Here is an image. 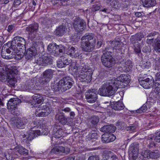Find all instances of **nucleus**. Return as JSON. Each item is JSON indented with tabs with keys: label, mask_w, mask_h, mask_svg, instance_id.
Masks as SVG:
<instances>
[{
	"label": "nucleus",
	"mask_w": 160,
	"mask_h": 160,
	"mask_svg": "<svg viewBox=\"0 0 160 160\" xmlns=\"http://www.w3.org/2000/svg\"><path fill=\"white\" fill-rule=\"evenodd\" d=\"M130 80L128 74H121L117 78L104 83L98 91L102 96H109L113 95L119 88H123Z\"/></svg>",
	"instance_id": "nucleus-1"
},
{
	"label": "nucleus",
	"mask_w": 160,
	"mask_h": 160,
	"mask_svg": "<svg viewBox=\"0 0 160 160\" xmlns=\"http://www.w3.org/2000/svg\"><path fill=\"white\" fill-rule=\"evenodd\" d=\"M31 125V129L22 136L24 142H28L41 135H47L49 132L47 127L39 120L33 122Z\"/></svg>",
	"instance_id": "nucleus-2"
},
{
	"label": "nucleus",
	"mask_w": 160,
	"mask_h": 160,
	"mask_svg": "<svg viewBox=\"0 0 160 160\" xmlns=\"http://www.w3.org/2000/svg\"><path fill=\"white\" fill-rule=\"evenodd\" d=\"M74 63L72 64L70 68L72 70L73 73L77 79L81 82H90L91 80L92 75V70L88 68V66L85 65L77 67L73 66Z\"/></svg>",
	"instance_id": "nucleus-3"
},
{
	"label": "nucleus",
	"mask_w": 160,
	"mask_h": 160,
	"mask_svg": "<svg viewBox=\"0 0 160 160\" xmlns=\"http://www.w3.org/2000/svg\"><path fill=\"white\" fill-rule=\"evenodd\" d=\"M15 75V72L9 68H0V79L2 82L7 81L10 84L14 86L17 82Z\"/></svg>",
	"instance_id": "nucleus-4"
},
{
	"label": "nucleus",
	"mask_w": 160,
	"mask_h": 160,
	"mask_svg": "<svg viewBox=\"0 0 160 160\" xmlns=\"http://www.w3.org/2000/svg\"><path fill=\"white\" fill-rule=\"evenodd\" d=\"M73 82V81L71 78L66 77L60 80L58 83H52L51 87L56 91L61 89L66 90L71 87Z\"/></svg>",
	"instance_id": "nucleus-5"
},
{
	"label": "nucleus",
	"mask_w": 160,
	"mask_h": 160,
	"mask_svg": "<svg viewBox=\"0 0 160 160\" xmlns=\"http://www.w3.org/2000/svg\"><path fill=\"white\" fill-rule=\"evenodd\" d=\"M82 40L85 41L82 42V47L83 50L86 52H90L94 49L95 40L90 35H86L82 38Z\"/></svg>",
	"instance_id": "nucleus-6"
},
{
	"label": "nucleus",
	"mask_w": 160,
	"mask_h": 160,
	"mask_svg": "<svg viewBox=\"0 0 160 160\" xmlns=\"http://www.w3.org/2000/svg\"><path fill=\"white\" fill-rule=\"evenodd\" d=\"M37 107L35 113L37 117H46L52 111V108L48 103L41 104Z\"/></svg>",
	"instance_id": "nucleus-7"
},
{
	"label": "nucleus",
	"mask_w": 160,
	"mask_h": 160,
	"mask_svg": "<svg viewBox=\"0 0 160 160\" xmlns=\"http://www.w3.org/2000/svg\"><path fill=\"white\" fill-rule=\"evenodd\" d=\"M25 43V41L24 38L19 37L17 36L14 38L13 40L12 41V48H13L14 51H16L17 50L19 51V52H17L19 54V52L20 53V49H22L25 48L24 45Z\"/></svg>",
	"instance_id": "nucleus-8"
},
{
	"label": "nucleus",
	"mask_w": 160,
	"mask_h": 160,
	"mask_svg": "<svg viewBox=\"0 0 160 160\" xmlns=\"http://www.w3.org/2000/svg\"><path fill=\"white\" fill-rule=\"evenodd\" d=\"M103 54L101 57V60L103 64L105 67H110L114 63V61L111 55V52H106L103 51Z\"/></svg>",
	"instance_id": "nucleus-9"
},
{
	"label": "nucleus",
	"mask_w": 160,
	"mask_h": 160,
	"mask_svg": "<svg viewBox=\"0 0 160 160\" xmlns=\"http://www.w3.org/2000/svg\"><path fill=\"white\" fill-rule=\"evenodd\" d=\"M48 52L55 55H58L65 50L64 47L61 45H57L55 43L50 44L48 47Z\"/></svg>",
	"instance_id": "nucleus-10"
},
{
	"label": "nucleus",
	"mask_w": 160,
	"mask_h": 160,
	"mask_svg": "<svg viewBox=\"0 0 160 160\" xmlns=\"http://www.w3.org/2000/svg\"><path fill=\"white\" fill-rule=\"evenodd\" d=\"M85 99L89 103H94L97 100L98 97L95 90H89L85 94Z\"/></svg>",
	"instance_id": "nucleus-11"
},
{
	"label": "nucleus",
	"mask_w": 160,
	"mask_h": 160,
	"mask_svg": "<svg viewBox=\"0 0 160 160\" xmlns=\"http://www.w3.org/2000/svg\"><path fill=\"white\" fill-rule=\"evenodd\" d=\"M159 155L160 152L157 150L152 151L146 150L142 153L143 157L148 158H157L159 157Z\"/></svg>",
	"instance_id": "nucleus-12"
},
{
	"label": "nucleus",
	"mask_w": 160,
	"mask_h": 160,
	"mask_svg": "<svg viewBox=\"0 0 160 160\" xmlns=\"http://www.w3.org/2000/svg\"><path fill=\"white\" fill-rule=\"evenodd\" d=\"M53 73V71L51 69H48L46 70L43 72V80H40L39 83L42 84H45V83L50 81V79L52 78Z\"/></svg>",
	"instance_id": "nucleus-13"
},
{
	"label": "nucleus",
	"mask_w": 160,
	"mask_h": 160,
	"mask_svg": "<svg viewBox=\"0 0 160 160\" xmlns=\"http://www.w3.org/2000/svg\"><path fill=\"white\" fill-rule=\"evenodd\" d=\"M63 132L60 126L55 125L53 128L52 138H59L63 135Z\"/></svg>",
	"instance_id": "nucleus-14"
},
{
	"label": "nucleus",
	"mask_w": 160,
	"mask_h": 160,
	"mask_svg": "<svg viewBox=\"0 0 160 160\" xmlns=\"http://www.w3.org/2000/svg\"><path fill=\"white\" fill-rule=\"evenodd\" d=\"M12 49H13V48H12V47H8V44H4L2 47V49L1 56L2 57L6 59H9L11 57L10 56L8 55H4V54H6V52H7L6 53L7 54H8L10 53L11 52V50Z\"/></svg>",
	"instance_id": "nucleus-15"
},
{
	"label": "nucleus",
	"mask_w": 160,
	"mask_h": 160,
	"mask_svg": "<svg viewBox=\"0 0 160 160\" xmlns=\"http://www.w3.org/2000/svg\"><path fill=\"white\" fill-rule=\"evenodd\" d=\"M55 118L58 119L60 122L63 124H66L68 122L70 121L69 120L70 119L69 118H65L63 112L58 113L56 115Z\"/></svg>",
	"instance_id": "nucleus-16"
},
{
	"label": "nucleus",
	"mask_w": 160,
	"mask_h": 160,
	"mask_svg": "<svg viewBox=\"0 0 160 160\" xmlns=\"http://www.w3.org/2000/svg\"><path fill=\"white\" fill-rule=\"evenodd\" d=\"M21 102V100L18 98H11L8 101V108L13 109L15 108V106Z\"/></svg>",
	"instance_id": "nucleus-17"
},
{
	"label": "nucleus",
	"mask_w": 160,
	"mask_h": 160,
	"mask_svg": "<svg viewBox=\"0 0 160 160\" xmlns=\"http://www.w3.org/2000/svg\"><path fill=\"white\" fill-rule=\"evenodd\" d=\"M73 26L75 30L78 31H82L84 28L83 20L80 19H78L74 22Z\"/></svg>",
	"instance_id": "nucleus-18"
},
{
	"label": "nucleus",
	"mask_w": 160,
	"mask_h": 160,
	"mask_svg": "<svg viewBox=\"0 0 160 160\" xmlns=\"http://www.w3.org/2000/svg\"><path fill=\"white\" fill-rule=\"evenodd\" d=\"M32 98L35 103V107L38 106V105L40 104L44 100L43 96L39 94H34L32 96Z\"/></svg>",
	"instance_id": "nucleus-19"
},
{
	"label": "nucleus",
	"mask_w": 160,
	"mask_h": 160,
	"mask_svg": "<svg viewBox=\"0 0 160 160\" xmlns=\"http://www.w3.org/2000/svg\"><path fill=\"white\" fill-rule=\"evenodd\" d=\"M37 54V50L34 47H32L28 49L26 52L25 57L27 59H30Z\"/></svg>",
	"instance_id": "nucleus-20"
},
{
	"label": "nucleus",
	"mask_w": 160,
	"mask_h": 160,
	"mask_svg": "<svg viewBox=\"0 0 160 160\" xmlns=\"http://www.w3.org/2000/svg\"><path fill=\"white\" fill-rule=\"evenodd\" d=\"M112 108L115 110H121L124 108V106L122 101L114 102L111 104Z\"/></svg>",
	"instance_id": "nucleus-21"
},
{
	"label": "nucleus",
	"mask_w": 160,
	"mask_h": 160,
	"mask_svg": "<svg viewBox=\"0 0 160 160\" xmlns=\"http://www.w3.org/2000/svg\"><path fill=\"white\" fill-rule=\"evenodd\" d=\"M67 31V28L65 26H61L56 29L54 33L56 35L62 36Z\"/></svg>",
	"instance_id": "nucleus-22"
},
{
	"label": "nucleus",
	"mask_w": 160,
	"mask_h": 160,
	"mask_svg": "<svg viewBox=\"0 0 160 160\" xmlns=\"http://www.w3.org/2000/svg\"><path fill=\"white\" fill-rule=\"evenodd\" d=\"M67 54L71 57L75 58L78 57L80 55L79 51L76 50V49L73 47H71L70 49L67 51Z\"/></svg>",
	"instance_id": "nucleus-23"
},
{
	"label": "nucleus",
	"mask_w": 160,
	"mask_h": 160,
	"mask_svg": "<svg viewBox=\"0 0 160 160\" xmlns=\"http://www.w3.org/2000/svg\"><path fill=\"white\" fill-rule=\"evenodd\" d=\"M14 151L16 152V154L18 153L19 154L27 155L28 154V151L22 146H18L14 148Z\"/></svg>",
	"instance_id": "nucleus-24"
},
{
	"label": "nucleus",
	"mask_w": 160,
	"mask_h": 160,
	"mask_svg": "<svg viewBox=\"0 0 160 160\" xmlns=\"http://www.w3.org/2000/svg\"><path fill=\"white\" fill-rule=\"evenodd\" d=\"M38 28V24H35L33 25H31L26 28V31L28 32L29 36H32V34H34V32L37 30Z\"/></svg>",
	"instance_id": "nucleus-25"
},
{
	"label": "nucleus",
	"mask_w": 160,
	"mask_h": 160,
	"mask_svg": "<svg viewBox=\"0 0 160 160\" xmlns=\"http://www.w3.org/2000/svg\"><path fill=\"white\" fill-rule=\"evenodd\" d=\"M144 7H150L155 6L156 2L155 0H141Z\"/></svg>",
	"instance_id": "nucleus-26"
},
{
	"label": "nucleus",
	"mask_w": 160,
	"mask_h": 160,
	"mask_svg": "<svg viewBox=\"0 0 160 160\" xmlns=\"http://www.w3.org/2000/svg\"><path fill=\"white\" fill-rule=\"evenodd\" d=\"M49 60L47 57H39L37 60L36 63L39 65L45 66L47 63H48Z\"/></svg>",
	"instance_id": "nucleus-27"
},
{
	"label": "nucleus",
	"mask_w": 160,
	"mask_h": 160,
	"mask_svg": "<svg viewBox=\"0 0 160 160\" xmlns=\"http://www.w3.org/2000/svg\"><path fill=\"white\" fill-rule=\"evenodd\" d=\"M101 130L104 132L110 133L113 132L116 130V127L113 125L104 126L101 128Z\"/></svg>",
	"instance_id": "nucleus-28"
},
{
	"label": "nucleus",
	"mask_w": 160,
	"mask_h": 160,
	"mask_svg": "<svg viewBox=\"0 0 160 160\" xmlns=\"http://www.w3.org/2000/svg\"><path fill=\"white\" fill-rule=\"evenodd\" d=\"M27 122V120L24 119H22L18 120L16 124V126L18 128L22 129L24 128L25 125Z\"/></svg>",
	"instance_id": "nucleus-29"
},
{
	"label": "nucleus",
	"mask_w": 160,
	"mask_h": 160,
	"mask_svg": "<svg viewBox=\"0 0 160 160\" xmlns=\"http://www.w3.org/2000/svg\"><path fill=\"white\" fill-rule=\"evenodd\" d=\"M131 68L130 62H126L124 63L123 67L119 68V70L121 72H126L130 71Z\"/></svg>",
	"instance_id": "nucleus-30"
},
{
	"label": "nucleus",
	"mask_w": 160,
	"mask_h": 160,
	"mask_svg": "<svg viewBox=\"0 0 160 160\" xmlns=\"http://www.w3.org/2000/svg\"><path fill=\"white\" fill-rule=\"evenodd\" d=\"M26 89L30 91L32 90H38L39 88H36L35 85H34V83L32 81L28 82L26 87Z\"/></svg>",
	"instance_id": "nucleus-31"
},
{
	"label": "nucleus",
	"mask_w": 160,
	"mask_h": 160,
	"mask_svg": "<svg viewBox=\"0 0 160 160\" xmlns=\"http://www.w3.org/2000/svg\"><path fill=\"white\" fill-rule=\"evenodd\" d=\"M103 156L106 157L105 158L107 160H118L116 155H112L110 152H108L106 154L105 153Z\"/></svg>",
	"instance_id": "nucleus-32"
},
{
	"label": "nucleus",
	"mask_w": 160,
	"mask_h": 160,
	"mask_svg": "<svg viewBox=\"0 0 160 160\" xmlns=\"http://www.w3.org/2000/svg\"><path fill=\"white\" fill-rule=\"evenodd\" d=\"M143 37L144 35L141 34V33L137 34L132 36L131 41L132 42L135 43V42H134V41H140Z\"/></svg>",
	"instance_id": "nucleus-33"
},
{
	"label": "nucleus",
	"mask_w": 160,
	"mask_h": 160,
	"mask_svg": "<svg viewBox=\"0 0 160 160\" xmlns=\"http://www.w3.org/2000/svg\"><path fill=\"white\" fill-rule=\"evenodd\" d=\"M68 65V62H63L62 60L60 59L57 62V67L59 68H62Z\"/></svg>",
	"instance_id": "nucleus-34"
},
{
	"label": "nucleus",
	"mask_w": 160,
	"mask_h": 160,
	"mask_svg": "<svg viewBox=\"0 0 160 160\" xmlns=\"http://www.w3.org/2000/svg\"><path fill=\"white\" fill-rule=\"evenodd\" d=\"M155 86L160 85V72L157 73L155 78Z\"/></svg>",
	"instance_id": "nucleus-35"
},
{
	"label": "nucleus",
	"mask_w": 160,
	"mask_h": 160,
	"mask_svg": "<svg viewBox=\"0 0 160 160\" xmlns=\"http://www.w3.org/2000/svg\"><path fill=\"white\" fill-rule=\"evenodd\" d=\"M153 45L154 47V49L155 51L160 52V40H157L154 45Z\"/></svg>",
	"instance_id": "nucleus-36"
},
{
	"label": "nucleus",
	"mask_w": 160,
	"mask_h": 160,
	"mask_svg": "<svg viewBox=\"0 0 160 160\" xmlns=\"http://www.w3.org/2000/svg\"><path fill=\"white\" fill-rule=\"evenodd\" d=\"M108 135V143L114 141L116 138V137L113 134L109 133Z\"/></svg>",
	"instance_id": "nucleus-37"
},
{
	"label": "nucleus",
	"mask_w": 160,
	"mask_h": 160,
	"mask_svg": "<svg viewBox=\"0 0 160 160\" xmlns=\"http://www.w3.org/2000/svg\"><path fill=\"white\" fill-rule=\"evenodd\" d=\"M108 134H104L102 136V141L104 142L108 143Z\"/></svg>",
	"instance_id": "nucleus-38"
},
{
	"label": "nucleus",
	"mask_w": 160,
	"mask_h": 160,
	"mask_svg": "<svg viewBox=\"0 0 160 160\" xmlns=\"http://www.w3.org/2000/svg\"><path fill=\"white\" fill-rule=\"evenodd\" d=\"M147 110V107L146 105H143L137 111L138 113H142L145 112Z\"/></svg>",
	"instance_id": "nucleus-39"
},
{
	"label": "nucleus",
	"mask_w": 160,
	"mask_h": 160,
	"mask_svg": "<svg viewBox=\"0 0 160 160\" xmlns=\"http://www.w3.org/2000/svg\"><path fill=\"white\" fill-rule=\"evenodd\" d=\"M155 140L158 142H160V131L156 133Z\"/></svg>",
	"instance_id": "nucleus-40"
},
{
	"label": "nucleus",
	"mask_w": 160,
	"mask_h": 160,
	"mask_svg": "<svg viewBox=\"0 0 160 160\" xmlns=\"http://www.w3.org/2000/svg\"><path fill=\"white\" fill-rule=\"evenodd\" d=\"M99 38H100L99 39H98L97 40H96V39H95V42H96V41H97V47L98 48H99L101 47L102 41V38L100 36L99 37Z\"/></svg>",
	"instance_id": "nucleus-41"
},
{
	"label": "nucleus",
	"mask_w": 160,
	"mask_h": 160,
	"mask_svg": "<svg viewBox=\"0 0 160 160\" xmlns=\"http://www.w3.org/2000/svg\"><path fill=\"white\" fill-rule=\"evenodd\" d=\"M60 60H62L63 62H68V64L71 62L70 59H68L66 57L62 56L60 57Z\"/></svg>",
	"instance_id": "nucleus-42"
},
{
	"label": "nucleus",
	"mask_w": 160,
	"mask_h": 160,
	"mask_svg": "<svg viewBox=\"0 0 160 160\" xmlns=\"http://www.w3.org/2000/svg\"><path fill=\"white\" fill-rule=\"evenodd\" d=\"M134 51L136 52L139 53L141 52V48L139 45L137 44L134 45Z\"/></svg>",
	"instance_id": "nucleus-43"
},
{
	"label": "nucleus",
	"mask_w": 160,
	"mask_h": 160,
	"mask_svg": "<svg viewBox=\"0 0 160 160\" xmlns=\"http://www.w3.org/2000/svg\"><path fill=\"white\" fill-rule=\"evenodd\" d=\"M57 149L59 150V154H60L61 152H65V148L62 146H58V148Z\"/></svg>",
	"instance_id": "nucleus-44"
},
{
	"label": "nucleus",
	"mask_w": 160,
	"mask_h": 160,
	"mask_svg": "<svg viewBox=\"0 0 160 160\" xmlns=\"http://www.w3.org/2000/svg\"><path fill=\"white\" fill-rule=\"evenodd\" d=\"M98 122V119L96 117H94L92 119V124H97Z\"/></svg>",
	"instance_id": "nucleus-45"
},
{
	"label": "nucleus",
	"mask_w": 160,
	"mask_h": 160,
	"mask_svg": "<svg viewBox=\"0 0 160 160\" xmlns=\"http://www.w3.org/2000/svg\"><path fill=\"white\" fill-rule=\"evenodd\" d=\"M58 146L56 147L53 148L51 150V152L52 153H54L56 154H59V150L58 149Z\"/></svg>",
	"instance_id": "nucleus-46"
},
{
	"label": "nucleus",
	"mask_w": 160,
	"mask_h": 160,
	"mask_svg": "<svg viewBox=\"0 0 160 160\" xmlns=\"http://www.w3.org/2000/svg\"><path fill=\"white\" fill-rule=\"evenodd\" d=\"M88 160H99V158L96 156H91L88 158Z\"/></svg>",
	"instance_id": "nucleus-47"
},
{
	"label": "nucleus",
	"mask_w": 160,
	"mask_h": 160,
	"mask_svg": "<svg viewBox=\"0 0 160 160\" xmlns=\"http://www.w3.org/2000/svg\"><path fill=\"white\" fill-rule=\"evenodd\" d=\"M100 8L99 6L97 5H94L93 6L92 10L93 11L99 10Z\"/></svg>",
	"instance_id": "nucleus-48"
},
{
	"label": "nucleus",
	"mask_w": 160,
	"mask_h": 160,
	"mask_svg": "<svg viewBox=\"0 0 160 160\" xmlns=\"http://www.w3.org/2000/svg\"><path fill=\"white\" fill-rule=\"evenodd\" d=\"M150 63L149 62H147L145 63L144 64L143 67L145 68H148L150 66Z\"/></svg>",
	"instance_id": "nucleus-49"
},
{
	"label": "nucleus",
	"mask_w": 160,
	"mask_h": 160,
	"mask_svg": "<svg viewBox=\"0 0 160 160\" xmlns=\"http://www.w3.org/2000/svg\"><path fill=\"white\" fill-rule=\"evenodd\" d=\"M21 2L20 0H16L14 1L13 4L15 6H17L21 4Z\"/></svg>",
	"instance_id": "nucleus-50"
},
{
	"label": "nucleus",
	"mask_w": 160,
	"mask_h": 160,
	"mask_svg": "<svg viewBox=\"0 0 160 160\" xmlns=\"http://www.w3.org/2000/svg\"><path fill=\"white\" fill-rule=\"evenodd\" d=\"M127 130H129L132 132H134L135 130V128L134 126H131L128 128Z\"/></svg>",
	"instance_id": "nucleus-51"
},
{
	"label": "nucleus",
	"mask_w": 160,
	"mask_h": 160,
	"mask_svg": "<svg viewBox=\"0 0 160 160\" xmlns=\"http://www.w3.org/2000/svg\"><path fill=\"white\" fill-rule=\"evenodd\" d=\"M63 111L65 112H70L71 111V109L70 108H64L63 110Z\"/></svg>",
	"instance_id": "nucleus-52"
},
{
	"label": "nucleus",
	"mask_w": 160,
	"mask_h": 160,
	"mask_svg": "<svg viewBox=\"0 0 160 160\" xmlns=\"http://www.w3.org/2000/svg\"><path fill=\"white\" fill-rule=\"evenodd\" d=\"M13 28V27L12 25H9L8 27V31L9 32L11 31Z\"/></svg>",
	"instance_id": "nucleus-53"
},
{
	"label": "nucleus",
	"mask_w": 160,
	"mask_h": 160,
	"mask_svg": "<svg viewBox=\"0 0 160 160\" xmlns=\"http://www.w3.org/2000/svg\"><path fill=\"white\" fill-rule=\"evenodd\" d=\"M70 115L71 117V118H74L75 116V114L73 112H70Z\"/></svg>",
	"instance_id": "nucleus-54"
},
{
	"label": "nucleus",
	"mask_w": 160,
	"mask_h": 160,
	"mask_svg": "<svg viewBox=\"0 0 160 160\" xmlns=\"http://www.w3.org/2000/svg\"><path fill=\"white\" fill-rule=\"evenodd\" d=\"M153 41V39H148L147 40V43H148V44H151V43Z\"/></svg>",
	"instance_id": "nucleus-55"
},
{
	"label": "nucleus",
	"mask_w": 160,
	"mask_h": 160,
	"mask_svg": "<svg viewBox=\"0 0 160 160\" xmlns=\"http://www.w3.org/2000/svg\"><path fill=\"white\" fill-rule=\"evenodd\" d=\"M135 15L137 17H140L142 15V13L140 12H137L135 13Z\"/></svg>",
	"instance_id": "nucleus-56"
},
{
	"label": "nucleus",
	"mask_w": 160,
	"mask_h": 160,
	"mask_svg": "<svg viewBox=\"0 0 160 160\" xmlns=\"http://www.w3.org/2000/svg\"><path fill=\"white\" fill-rule=\"evenodd\" d=\"M8 155H6V158L7 160H13V158L12 157H10V156L8 158Z\"/></svg>",
	"instance_id": "nucleus-57"
},
{
	"label": "nucleus",
	"mask_w": 160,
	"mask_h": 160,
	"mask_svg": "<svg viewBox=\"0 0 160 160\" xmlns=\"http://www.w3.org/2000/svg\"><path fill=\"white\" fill-rule=\"evenodd\" d=\"M149 80H150L149 78H147L146 79H144L143 80V81H144L146 82H148L149 81Z\"/></svg>",
	"instance_id": "nucleus-58"
},
{
	"label": "nucleus",
	"mask_w": 160,
	"mask_h": 160,
	"mask_svg": "<svg viewBox=\"0 0 160 160\" xmlns=\"http://www.w3.org/2000/svg\"><path fill=\"white\" fill-rule=\"evenodd\" d=\"M150 51V49L149 48L147 49V50L146 49H144V48L143 49L142 51L144 52H149Z\"/></svg>",
	"instance_id": "nucleus-59"
},
{
	"label": "nucleus",
	"mask_w": 160,
	"mask_h": 160,
	"mask_svg": "<svg viewBox=\"0 0 160 160\" xmlns=\"http://www.w3.org/2000/svg\"><path fill=\"white\" fill-rule=\"evenodd\" d=\"M112 44H115V45H117V46L119 44H120V42H115L114 41H112Z\"/></svg>",
	"instance_id": "nucleus-60"
},
{
	"label": "nucleus",
	"mask_w": 160,
	"mask_h": 160,
	"mask_svg": "<svg viewBox=\"0 0 160 160\" xmlns=\"http://www.w3.org/2000/svg\"><path fill=\"white\" fill-rule=\"evenodd\" d=\"M3 100V98H0V105H3V103L2 102Z\"/></svg>",
	"instance_id": "nucleus-61"
},
{
	"label": "nucleus",
	"mask_w": 160,
	"mask_h": 160,
	"mask_svg": "<svg viewBox=\"0 0 160 160\" xmlns=\"http://www.w3.org/2000/svg\"><path fill=\"white\" fill-rule=\"evenodd\" d=\"M137 154L136 155H133L132 156V157L133 159V160H135L138 157Z\"/></svg>",
	"instance_id": "nucleus-62"
},
{
	"label": "nucleus",
	"mask_w": 160,
	"mask_h": 160,
	"mask_svg": "<svg viewBox=\"0 0 160 160\" xmlns=\"http://www.w3.org/2000/svg\"><path fill=\"white\" fill-rule=\"evenodd\" d=\"M66 160H74L73 158H67Z\"/></svg>",
	"instance_id": "nucleus-63"
},
{
	"label": "nucleus",
	"mask_w": 160,
	"mask_h": 160,
	"mask_svg": "<svg viewBox=\"0 0 160 160\" xmlns=\"http://www.w3.org/2000/svg\"><path fill=\"white\" fill-rule=\"evenodd\" d=\"M154 33H150L148 36V37H151V36H154Z\"/></svg>",
	"instance_id": "nucleus-64"
}]
</instances>
